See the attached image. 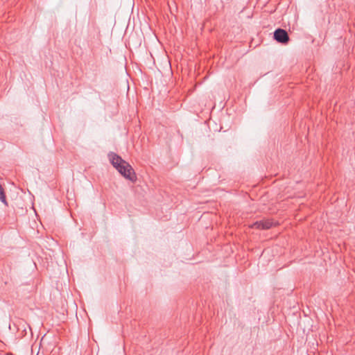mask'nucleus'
<instances>
[{"label":"nucleus","instance_id":"nucleus-4","mask_svg":"<svg viewBox=\"0 0 355 355\" xmlns=\"http://www.w3.org/2000/svg\"><path fill=\"white\" fill-rule=\"evenodd\" d=\"M0 200L5 205H7L6 198L3 191V189L0 185Z\"/></svg>","mask_w":355,"mask_h":355},{"label":"nucleus","instance_id":"nucleus-1","mask_svg":"<svg viewBox=\"0 0 355 355\" xmlns=\"http://www.w3.org/2000/svg\"><path fill=\"white\" fill-rule=\"evenodd\" d=\"M108 158L112 165L125 179L129 180L132 182H135L137 180L136 173L128 162L113 152H110L108 154Z\"/></svg>","mask_w":355,"mask_h":355},{"label":"nucleus","instance_id":"nucleus-3","mask_svg":"<svg viewBox=\"0 0 355 355\" xmlns=\"http://www.w3.org/2000/svg\"><path fill=\"white\" fill-rule=\"evenodd\" d=\"M273 225V223L269 220H266L263 221H258L254 223L252 227L257 229H269Z\"/></svg>","mask_w":355,"mask_h":355},{"label":"nucleus","instance_id":"nucleus-2","mask_svg":"<svg viewBox=\"0 0 355 355\" xmlns=\"http://www.w3.org/2000/svg\"><path fill=\"white\" fill-rule=\"evenodd\" d=\"M275 39L281 43L286 44L288 42L289 37L286 31L279 28L274 33Z\"/></svg>","mask_w":355,"mask_h":355}]
</instances>
